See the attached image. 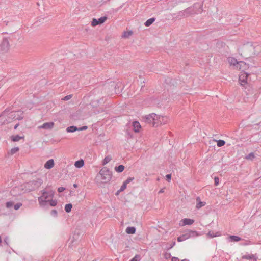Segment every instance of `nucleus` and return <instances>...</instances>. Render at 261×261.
Segmentation results:
<instances>
[{"instance_id":"nucleus-25","label":"nucleus","mask_w":261,"mask_h":261,"mask_svg":"<svg viewBox=\"0 0 261 261\" xmlns=\"http://www.w3.org/2000/svg\"><path fill=\"white\" fill-rule=\"evenodd\" d=\"M112 160V158L110 155L106 156L102 161V164L103 165H106L108 164L111 160Z\"/></svg>"},{"instance_id":"nucleus-15","label":"nucleus","mask_w":261,"mask_h":261,"mask_svg":"<svg viewBox=\"0 0 261 261\" xmlns=\"http://www.w3.org/2000/svg\"><path fill=\"white\" fill-rule=\"evenodd\" d=\"M181 221L182 222V226L192 225L194 222V220L189 218H184Z\"/></svg>"},{"instance_id":"nucleus-11","label":"nucleus","mask_w":261,"mask_h":261,"mask_svg":"<svg viewBox=\"0 0 261 261\" xmlns=\"http://www.w3.org/2000/svg\"><path fill=\"white\" fill-rule=\"evenodd\" d=\"M228 62L230 63V65L235 66L236 65H239L240 66H242L243 65H246V64L243 62H238L237 59L233 57H229L228 58Z\"/></svg>"},{"instance_id":"nucleus-3","label":"nucleus","mask_w":261,"mask_h":261,"mask_svg":"<svg viewBox=\"0 0 261 261\" xmlns=\"http://www.w3.org/2000/svg\"><path fill=\"white\" fill-rule=\"evenodd\" d=\"M42 182L43 181L40 178L30 181L23 185V189L27 192L34 191L37 189L42 185Z\"/></svg>"},{"instance_id":"nucleus-31","label":"nucleus","mask_w":261,"mask_h":261,"mask_svg":"<svg viewBox=\"0 0 261 261\" xmlns=\"http://www.w3.org/2000/svg\"><path fill=\"white\" fill-rule=\"evenodd\" d=\"M48 202H49V205L51 206H55L57 204V201L56 200H53V199L49 200V201H48Z\"/></svg>"},{"instance_id":"nucleus-32","label":"nucleus","mask_w":261,"mask_h":261,"mask_svg":"<svg viewBox=\"0 0 261 261\" xmlns=\"http://www.w3.org/2000/svg\"><path fill=\"white\" fill-rule=\"evenodd\" d=\"M126 187L127 185L126 183L123 182L120 189L118 190V192H121L123 191L126 188Z\"/></svg>"},{"instance_id":"nucleus-7","label":"nucleus","mask_w":261,"mask_h":261,"mask_svg":"<svg viewBox=\"0 0 261 261\" xmlns=\"http://www.w3.org/2000/svg\"><path fill=\"white\" fill-rule=\"evenodd\" d=\"M107 19V17L103 16L101 17L98 19L96 18H93L92 21H91V25L95 27L99 24H101Z\"/></svg>"},{"instance_id":"nucleus-46","label":"nucleus","mask_w":261,"mask_h":261,"mask_svg":"<svg viewBox=\"0 0 261 261\" xmlns=\"http://www.w3.org/2000/svg\"><path fill=\"white\" fill-rule=\"evenodd\" d=\"M175 245V242H173L172 244H171V245L170 247V248H172Z\"/></svg>"},{"instance_id":"nucleus-41","label":"nucleus","mask_w":261,"mask_h":261,"mask_svg":"<svg viewBox=\"0 0 261 261\" xmlns=\"http://www.w3.org/2000/svg\"><path fill=\"white\" fill-rule=\"evenodd\" d=\"M65 190V188L61 187L58 189V192L61 193V192H63Z\"/></svg>"},{"instance_id":"nucleus-26","label":"nucleus","mask_w":261,"mask_h":261,"mask_svg":"<svg viewBox=\"0 0 261 261\" xmlns=\"http://www.w3.org/2000/svg\"><path fill=\"white\" fill-rule=\"evenodd\" d=\"M124 168H125V167L123 165H120L117 167H115V170L116 172H117L118 173H120V172H122L124 170Z\"/></svg>"},{"instance_id":"nucleus-36","label":"nucleus","mask_w":261,"mask_h":261,"mask_svg":"<svg viewBox=\"0 0 261 261\" xmlns=\"http://www.w3.org/2000/svg\"><path fill=\"white\" fill-rule=\"evenodd\" d=\"M134 177H129L125 181H124V183H126V185L130 182L134 180Z\"/></svg>"},{"instance_id":"nucleus-38","label":"nucleus","mask_w":261,"mask_h":261,"mask_svg":"<svg viewBox=\"0 0 261 261\" xmlns=\"http://www.w3.org/2000/svg\"><path fill=\"white\" fill-rule=\"evenodd\" d=\"M72 96V95H67L66 96H65L63 98V100H69Z\"/></svg>"},{"instance_id":"nucleus-5","label":"nucleus","mask_w":261,"mask_h":261,"mask_svg":"<svg viewBox=\"0 0 261 261\" xmlns=\"http://www.w3.org/2000/svg\"><path fill=\"white\" fill-rule=\"evenodd\" d=\"M155 120L154 121L153 127H158V126L162 124H165L167 123L168 118L167 116L157 115L155 116Z\"/></svg>"},{"instance_id":"nucleus-28","label":"nucleus","mask_w":261,"mask_h":261,"mask_svg":"<svg viewBox=\"0 0 261 261\" xmlns=\"http://www.w3.org/2000/svg\"><path fill=\"white\" fill-rule=\"evenodd\" d=\"M255 158L254 153L251 152L246 156L245 159L248 160L252 161Z\"/></svg>"},{"instance_id":"nucleus-42","label":"nucleus","mask_w":261,"mask_h":261,"mask_svg":"<svg viewBox=\"0 0 261 261\" xmlns=\"http://www.w3.org/2000/svg\"><path fill=\"white\" fill-rule=\"evenodd\" d=\"M87 129V126H84L79 128H77V130H83Z\"/></svg>"},{"instance_id":"nucleus-37","label":"nucleus","mask_w":261,"mask_h":261,"mask_svg":"<svg viewBox=\"0 0 261 261\" xmlns=\"http://www.w3.org/2000/svg\"><path fill=\"white\" fill-rule=\"evenodd\" d=\"M140 259V256L138 255H136L134 258H133L129 261H139Z\"/></svg>"},{"instance_id":"nucleus-20","label":"nucleus","mask_w":261,"mask_h":261,"mask_svg":"<svg viewBox=\"0 0 261 261\" xmlns=\"http://www.w3.org/2000/svg\"><path fill=\"white\" fill-rule=\"evenodd\" d=\"M11 140L14 142H16L19 141L20 139H23L24 136H20L18 135L12 136Z\"/></svg>"},{"instance_id":"nucleus-39","label":"nucleus","mask_w":261,"mask_h":261,"mask_svg":"<svg viewBox=\"0 0 261 261\" xmlns=\"http://www.w3.org/2000/svg\"><path fill=\"white\" fill-rule=\"evenodd\" d=\"M215 185L217 186L219 183V178L218 177H215L214 178Z\"/></svg>"},{"instance_id":"nucleus-49","label":"nucleus","mask_w":261,"mask_h":261,"mask_svg":"<svg viewBox=\"0 0 261 261\" xmlns=\"http://www.w3.org/2000/svg\"><path fill=\"white\" fill-rule=\"evenodd\" d=\"M181 261H189V260L185 259L182 260Z\"/></svg>"},{"instance_id":"nucleus-16","label":"nucleus","mask_w":261,"mask_h":261,"mask_svg":"<svg viewBox=\"0 0 261 261\" xmlns=\"http://www.w3.org/2000/svg\"><path fill=\"white\" fill-rule=\"evenodd\" d=\"M196 201L197 202L196 205L197 209L200 208L201 207L204 206L206 204L205 202H202L200 201V198L199 197H197L196 198Z\"/></svg>"},{"instance_id":"nucleus-29","label":"nucleus","mask_w":261,"mask_h":261,"mask_svg":"<svg viewBox=\"0 0 261 261\" xmlns=\"http://www.w3.org/2000/svg\"><path fill=\"white\" fill-rule=\"evenodd\" d=\"M207 235L211 238H214L215 237H218L220 236V233L219 232H217L216 233H214L213 232L210 231L207 233Z\"/></svg>"},{"instance_id":"nucleus-44","label":"nucleus","mask_w":261,"mask_h":261,"mask_svg":"<svg viewBox=\"0 0 261 261\" xmlns=\"http://www.w3.org/2000/svg\"><path fill=\"white\" fill-rule=\"evenodd\" d=\"M171 260L172 261H179V258L176 257H173Z\"/></svg>"},{"instance_id":"nucleus-35","label":"nucleus","mask_w":261,"mask_h":261,"mask_svg":"<svg viewBox=\"0 0 261 261\" xmlns=\"http://www.w3.org/2000/svg\"><path fill=\"white\" fill-rule=\"evenodd\" d=\"M22 206V203H18L15 205H14V208L15 210H18Z\"/></svg>"},{"instance_id":"nucleus-27","label":"nucleus","mask_w":261,"mask_h":261,"mask_svg":"<svg viewBox=\"0 0 261 261\" xmlns=\"http://www.w3.org/2000/svg\"><path fill=\"white\" fill-rule=\"evenodd\" d=\"M72 208V205L71 203L67 204L65 206V211L67 213H69L71 212V209Z\"/></svg>"},{"instance_id":"nucleus-12","label":"nucleus","mask_w":261,"mask_h":261,"mask_svg":"<svg viewBox=\"0 0 261 261\" xmlns=\"http://www.w3.org/2000/svg\"><path fill=\"white\" fill-rule=\"evenodd\" d=\"M54 125V123L53 122L44 123L43 125L39 126L40 128H43L45 129H50Z\"/></svg>"},{"instance_id":"nucleus-18","label":"nucleus","mask_w":261,"mask_h":261,"mask_svg":"<svg viewBox=\"0 0 261 261\" xmlns=\"http://www.w3.org/2000/svg\"><path fill=\"white\" fill-rule=\"evenodd\" d=\"M133 126L134 130L135 132H139V130L141 128V125L139 122H138V121L133 122Z\"/></svg>"},{"instance_id":"nucleus-2","label":"nucleus","mask_w":261,"mask_h":261,"mask_svg":"<svg viewBox=\"0 0 261 261\" xmlns=\"http://www.w3.org/2000/svg\"><path fill=\"white\" fill-rule=\"evenodd\" d=\"M41 196L39 197L38 200L41 207H45L49 201V198H53L54 196V191L50 190L46 191L45 190L41 191Z\"/></svg>"},{"instance_id":"nucleus-40","label":"nucleus","mask_w":261,"mask_h":261,"mask_svg":"<svg viewBox=\"0 0 261 261\" xmlns=\"http://www.w3.org/2000/svg\"><path fill=\"white\" fill-rule=\"evenodd\" d=\"M51 215L54 217H56L57 216V212L55 210H53L51 211Z\"/></svg>"},{"instance_id":"nucleus-51","label":"nucleus","mask_w":261,"mask_h":261,"mask_svg":"<svg viewBox=\"0 0 261 261\" xmlns=\"http://www.w3.org/2000/svg\"><path fill=\"white\" fill-rule=\"evenodd\" d=\"M74 186L75 187H76V184H74Z\"/></svg>"},{"instance_id":"nucleus-6","label":"nucleus","mask_w":261,"mask_h":261,"mask_svg":"<svg viewBox=\"0 0 261 261\" xmlns=\"http://www.w3.org/2000/svg\"><path fill=\"white\" fill-rule=\"evenodd\" d=\"M23 112L21 111H15L11 112L8 114V117L13 120H21L23 118Z\"/></svg>"},{"instance_id":"nucleus-43","label":"nucleus","mask_w":261,"mask_h":261,"mask_svg":"<svg viewBox=\"0 0 261 261\" xmlns=\"http://www.w3.org/2000/svg\"><path fill=\"white\" fill-rule=\"evenodd\" d=\"M166 178L167 180H168V181H170L171 180V174H169L166 175Z\"/></svg>"},{"instance_id":"nucleus-17","label":"nucleus","mask_w":261,"mask_h":261,"mask_svg":"<svg viewBox=\"0 0 261 261\" xmlns=\"http://www.w3.org/2000/svg\"><path fill=\"white\" fill-rule=\"evenodd\" d=\"M242 258L243 259H246V260H251V259H254L256 260V256L254 254H246L242 256Z\"/></svg>"},{"instance_id":"nucleus-10","label":"nucleus","mask_w":261,"mask_h":261,"mask_svg":"<svg viewBox=\"0 0 261 261\" xmlns=\"http://www.w3.org/2000/svg\"><path fill=\"white\" fill-rule=\"evenodd\" d=\"M248 74L246 72H242L239 76V81L241 85L244 86L247 83Z\"/></svg>"},{"instance_id":"nucleus-21","label":"nucleus","mask_w":261,"mask_h":261,"mask_svg":"<svg viewBox=\"0 0 261 261\" xmlns=\"http://www.w3.org/2000/svg\"><path fill=\"white\" fill-rule=\"evenodd\" d=\"M136 228L134 227H128L126 229V232L128 234H134Z\"/></svg>"},{"instance_id":"nucleus-47","label":"nucleus","mask_w":261,"mask_h":261,"mask_svg":"<svg viewBox=\"0 0 261 261\" xmlns=\"http://www.w3.org/2000/svg\"><path fill=\"white\" fill-rule=\"evenodd\" d=\"M18 126H19V123L16 124L14 126V128L15 129H16Z\"/></svg>"},{"instance_id":"nucleus-24","label":"nucleus","mask_w":261,"mask_h":261,"mask_svg":"<svg viewBox=\"0 0 261 261\" xmlns=\"http://www.w3.org/2000/svg\"><path fill=\"white\" fill-rule=\"evenodd\" d=\"M229 239L231 241L238 242L241 240V238L237 236H230Z\"/></svg>"},{"instance_id":"nucleus-48","label":"nucleus","mask_w":261,"mask_h":261,"mask_svg":"<svg viewBox=\"0 0 261 261\" xmlns=\"http://www.w3.org/2000/svg\"><path fill=\"white\" fill-rule=\"evenodd\" d=\"M164 192V190L163 189H161L159 191V193H163Z\"/></svg>"},{"instance_id":"nucleus-4","label":"nucleus","mask_w":261,"mask_h":261,"mask_svg":"<svg viewBox=\"0 0 261 261\" xmlns=\"http://www.w3.org/2000/svg\"><path fill=\"white\" fill-rule=\"evenodd\" d=\"M199 235L198 232L192 230H187L184 233L177 238L178 242H182L191 238H195Z\"/></svg>"},{"instance_id":"nucleus-22","label":"nucleus","mask_w":261,"mask_h":261,"mask_svg":"<svg viewBox=\"0 0 261 261\" xmlns=\"http://www.w3.org/2000/svg\"><path fill=\"white\" fill-rule=\"evenodd\" d=\"M76 130H77V127L75 126H69L66 128V131L68 133H73Z\"/></svg>"},{"instance_id":"nucleus-9","label":"nucleus","mask_w":261,"mask_h":261,"mask_svg":"<svg viewBox=\"0 0 261 261\" xmlns=\"http://www.w3.org/2000/svg\"><path fill=\"white\" fill-rule=\"evenodd\" d=\"M155 113H152L151 114L145 116V122L147 123L150 124L153 126L154 124V121L155 120Z\"/></svg>"},{"instance_id":"nucleus-13","label":"nucleus","mask_w":261,"mask_h":261,"mask_svg":"<svg viewBox=\"0 0 261 261\" xmlns=\"http://www.w3.org/2000/svg\"><path fill=\"white\" fill-rule=\"evenodd\" d=\"M7 111H5L1 115H0V125L4 124L6 123V121H7L6 116H7Z\"/></svg>"},{"instance_id":"nucleus-50","label":"nucleus","mask_w":261,"mask_h":261,"mask_svg":"<svg viewBox=\"0 0 261 261\" xmlns=\"http://www.w3.org/2000/svg\"><path fill=\"white\" fill-rule=\"evenodd\" d=\"M120 192H118V191L116 192V195H118Z\"/></svg>"},{"instance_id":"nucleus-33","label":"nucleus","mask_w":261,"mask_h":261,"mask_svg":"<svg viewBox=\"0 0 261 261\" xmlns=\"http://www.w3.org/2000/svg\"><path fill=\"white\" fill-rule=\"evenodd\" d=\"M18 150H19L18 147H14L11 149V154H14L16 153Z\"/></svg>"},{"instance_id":"nucleus-23","label":"nucleus","mask_w":261,"mask_h":261,"mask_svg":"<svg viewBox=\"0 0 261 261\" xmlns=\"http://www.w3.org/2000/svg\"><path fill=\"white\" fill-rule=\"evenodd\" d=\"M155 20V18H151L149 19H148L144 23L146 27L150 26L151 24L153 23V22H154Z\"/></svg>"},{"instance_id":"nucleus-14","label":"nucleus","mask_w":261,"mask_h":261,"mask_svg":"<svg viewBox=\"0 0 261 261\" xmlns=\"http://www.w3.org/2000/svg\"><path fill=\"white\" fill-rule=\"evenodd\" d=\"M54 166V161L53 159L48 160L44 164V168L47 169L52 168Z\"/></svg>"},{"instance_id":"nucleus-45","label":"nucleus","mask_w":261,"mask_h":261,"mask_svg":"<svg viewBox=\"0 0 261 261\" xmlns=\"http://www.w3.org/2000/svg\"><path fill=\"white\" fill-rule=\"evenodd\" d=\"M8 241H9V238L8 237H6L5 239H4V242L8 245Z\"/></svg>"},{"instance_id":"nucleus-34","label":"nucleus","mask_w":261,"mask_h":261,"mask_svg":"<svg viewBox=\"0 0 261 261\" xmlns=\"http://www.w3.org/2000/svg\"><path fill=\"white\" fill-rule=\"evenodd\" d=\"M14 205V203L12 201H8L6 203V205L7 208H10L12 207Z\"/></svg>"},{"instance_id":"nucleus-30","label":"nucleus","mask_w":261,"mask_h":261,"mask_svg":"<svg viewBox=\"0 0 261 261\" xmlns=\"http://www.w3.org/2000/svg\"><path fill=\"white\" fill-rule=\"evenodd\" d=\"M217 145L218 147H222L225 144V141L223 140H219L217 141Z\"/></svg>"},{"instance_id":"nucleus-19","label":"nucleus","mask_w":261,"mask_h":261,"mask_svg":"<svg viewBox=\"0 0 261 261\" xmlns=\"http://www.w3.org/2000/svg\"><path fill=\"white\" fill-rule=\"evenodd\" d=\"M84 165V162L83 160H80L75 162L74 166L77 168H80L82 167Z\"/></svg>"},{"instance_id":"nucleus-8","label":"nucleus","mask_w":261,"mask_h":261,"mask_svg":"<svg viewBox=\"0 0 261 261\" xmlns=\"http://www.w3.org/2000/svg\"><path fill=\"white\" fill-rule=\"evenodd\" d=\"M9 42L8 39L4 38L0 46V49L3 51L6 52L9 50Z\"/></svg>"},{"instance_id":"nucleus-1","label":"nucleus","mask_w":261,"mask_h":261,"mask_svg":"<svg viewBox=\"0 0 261 261\" xmlns=\"http://www.w3.org/2000/svg\"><path fill=\"white\" fill-rule=\"evenodd\" d=\"M112 177V172L107 167H105L101 169L96 175L95 181L98 185L101 186V184L109 183Z\"/></svg>"}]
</instances>
